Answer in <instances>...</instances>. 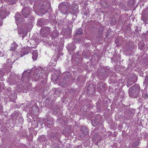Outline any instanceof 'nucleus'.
Wrapping results in <instances>:
<instances>
[{"label":"nucleus","instance_id":"obj_1","mask_svg":"<svg viewBox=\"0 0 148 148\" xmlns=\"http://www.w3.org/2000/svg\"><path fill=\"white\" fill-rule=\"evenodd\" d=\"M34 1V5H38L39 12L41 14H44L47 12L49 10H51V4L48 1L45 0L43 1H39V0H32Z\"/></svg>","mask_w":148,"mask_h":148},{"label":"nucleus","instance_id":"obj_2","mask_svg":"<svg viewBox=\"0 0 148 148\" xmlns=\"http://www.w3.org/2000/svg\"><path fill=\"white\" fill-rule=\"evenodd\" d=\"M140 91V88L139 84H135L129 88V95L131 97L136 98L139 96Z\"/></svg>","mask_w":148,"mask_h":148},{"label":"nucleus","instance_id":"obj_3","mask_svg":"<svg viewBox=\"0 0 148 148\" xmlns=\"http://www.w3.org/2000/svg\"><path fill=\"white\" fill-rule=\"evenodd\" d=\"M114 74V72L111 71L110 67L107 66L102 69V72L99 73V76L101 78L106 79L109 76H113Z\"/></svg>","mask_w":148,"mask_h":148},{"label":"nucleus","instance_id":"obj_4","mask_svg":"<svg viewBox=\"0 0 148 148\" xmlns=\"http://www.w3.org/2000/svg\"><path fill=\"white\" fill-rule=\"evenodd\" d=\"M70 5L69 3H61L58 6V9L62 13H67L69 12Z\"/></svg>","mask_w":148,"mask_h":148},{"label":"nucleus","instance_id":"obj_5","mask_svg":"<svg viewBox=\"0 0 148 148\" xmlns=\"http://www.w3.org/2000/svg\"><path fill=\"white\" fill-rule=\"evenodd\" d=\"M70 75L69 73H66L64 74V77L63 80L62 82H60L59 85L61 86H65L66 84H68L69 81V78Z\"/></svg>","mask_w":148,"mask_h":148},{"label":"nucleus","instance_id":"obj_6","mask_svg":"<svg viewBox=\"0 0 148 148\" xmlns=\"http://www.w3.org/2000/svg\"><path fill=\"white\" fill-rule=\"evenodd\" d=\"M32 9L29 7H25L22 11V14L25 18H27Z\"/></svg>","mask_w":148,"mask_h":148},{"label":"nucleus","instance_id":"obj_7","mask_svg":"<svg viewBox=\"0 0 148 148\" xmlns=\"http://www.w3.org/2000/svg\"><path fill=\"white\" fill-rule=\"evenodd\" d=\"M31 72L30 70H28L25 71L23 73L22 79H27L28 81H29L31 77Z\"/></svg>","mask_w":148,"mask_h":148},{"label":"nucleus","instance_id":"obj_8","mask_svg":"<svg viewBox=\"0 0 148 148\" xmlns=\"http://www.w3.org/2000/svg\"><path fill=\"white\" fill-rule=\"evenodd\" d=\"M44 75V74L42 73H35L32 77V80L37 81L43 78Z\"/></svg>","mask_w":148,"mask_h":148},{"label":"nucleus","instance_id":"obj_9","mask_svg":"<svg viewBox=\"0 0 148 148\" xmlns=\"http://www.w3.org/2000/svg\"><path fill=\"white\" fill-rule=\"evenodd\" d=\"M137 79V77L135 76H134L133 77L131 78H129L127 84V86L128 87H129L132 85L136 82Z\"/></svg>","mask_w":148,"mask_h":148},{"label":"nucleus","instance_id":"obj_10","mask_svg":"<svg viewBox=\"0 0 148 148\" xmlns=\"http://www.w3.org/2000/svg\"><path fill=\"white\" fill-rule=\"evenodd\" d=\"M44 29L45 31H46L47 32L46 33V32H44L41 31L40 32V33L42 36H45L47 34V33H49L51 32L52 30L51 29L50 27H44Z\"/></svg>","mask_w":148,"mask_h":148},{"label":"nucleus","instance_id":"obj_11","mask_svg":"<svg viewBox=\"0 0 148 148\" xmlns=\"http://www.w3.org/2000/svg\"><path fill=\"white\" fill-rule=\"evenodd\" d=\"M100 120L99 119L95 117L93 120L91 121V124L94 127H95L99 124Z\"/></svg>","mask_w":148,"mask_h":148},{"label":"nucleus","instance_id":"obj_12","mask_svg":"<svg viewBox=\"0 0 148 148\" xmlns=\"http://www.w3.org/2000/svg\"><path fill=\"white\" fill-rule=\"evenodd\" d=\"M71 29H70V30L69 29L68 31H66V30L64 29H63L61 32V34L63 35L64 36H68L71 33Z\"/></svg>","mask_w":148,"mask_h":148},{"label":"nucleus","instance_id":"obj_13","mask_svg":"<svg viewBox=\"0 0 148 148\" xmlns=\"http://www.w3.org/2000/svg\"><path fill=\"white\" fill-rule=\"evenodd\" d=\"M88 130L85 126H82L81 128V131L82 132L83 136L86 135L88 132Z\"/></svg>","mask_w":148,"mask_h":148},{"label":"nucleus","instance_id":"obj_14","mask_svg":"<svg viewBox=\"0 0 148 148\" xmlns=\"http://www.w3.org/2000/svg\"><path fill=\"white\" fill-rule=\"evenodd\" d=\"M6 13L4 10H2L0 11V19H2L5 18Z\"/></svg>","mask_w":148,"mask_h":148},{"label":"nucleus","instance_id":"obj_15","mask_svg":"<svg viewBox=\"0 0 148 148\" xmlns=\"http://www.w3.org/2000/svg\"><path fill=\"white\" fill-rule=\"evenodd\" d=\"M77 8V5H75V4H72L71 6L70 5L69 9L72 10H73V13L77 12L78 11Z\"/></svg>","mask_w":148,"mask_h":148},{"label":"nucleus","instance_id":"obj_16","mask_svg":"<svg viewBox=\"0 0 148 148\" xmlns=\"http://www.w3.org/2000/svg\"><path fill=\"white\" fill-rule=\"evenodd\" d=\"M59 34V33L57 30L53 31L51 35V38L55 39L58 36Z\"/></svg>","mask_w":148,"mask_h":148},{"label":"nucleus","instance_id":"obj_17","mask_svg":"<svg viewBox=\"0 0 148 148\" xmlns=\"http://www.w3.org/2000/svg\"><path fill=\"white\" fill-rule=\"evenodd\" d=\"M5 71V70L2 69H0V80L3 81L4 79L3 77V76L4 75Z\"/></svg>","mask_w":148,"mask_h":148},{"label":"nucleus","instance_id":"obj_18","mask_svg":"<svg viewBox=\"0 0 148 148\" xmlns=\"http://www.w3.org/2000/svg\"><path fill=\"white\" fill-rule=\"evenodd\" d=\"M97 86L98 90L99 91H100L102 89L105 87L104 84L103 83H100L97 84Z\"/></svg>","mask_w":148,"mask_h":148},{"label":"nucleus","instance_id":"obj_19","mask_svg":"<svg viewBox=\"0 0 148 148\" xmlns=\"http://www.w3.org/2000/svg\"><path fill=\"white\" fill-rule=\"evenodd\" d=\"M32 58L34 60H36L38 56L37 51L36 50L33 51L32 53Z\"/></svg>","mask_w":148,"mask_h":148},{"label":"nucleus","instance_id":"obj_20","mask_svg":"<svg viewBox=\"0 0 148 148\" xmlns=\"http://www.w3.org/2000/svg\"><path fill=\"white\" fill-rule=\"evenodd\" d=\"M70 132V130L69 127H67L63 131V133L64 134L65 136H66L68 134H69Z\"/></svg>","mask_w":148,"mask_h":148},{"label":"nucleus","instance_id":"obj_21","mask_svg":"<svg viewBox=\"0 0 148 148\" xmlns=\"http://www.w3.org/2000/svg\"><path fill=\"white\" fill-rule=\"evenodd\" d=\"M17 46V44H16L15 42H14L11 45L10 50L12 51H14L15 49H16Z\"/></svg>","mask_w":148,"mask_h":148},{"label":"nucleus","instance_id":"obj_22","mask_svg":"<svg viewBox=\"0 0 148 148\" xmlns=\"http://www.w3.org/2000/svg\"><path fill=\"white\" fill-rule=\"evenodd\" d=\"M16 21L17 23H19V21L20 19V16L19 14L18 13H17L16 14L15 16Z\"/></svg>","mask_w":148,"mask_h":148},{"label":"nucleus","instance_id":"obj_23","mask_svg":"<svg viewBox=\"0 0 148 148\" xmlns=\"http://www.w3.org/2000/svg\"><path fill=\"white\" fill-rule=\"evenodd\" d=\"M83 30L81 29H77L76 34L77 35H80L82 33Z\"/></svg>","mask_w":148,"mask_h":148},{"label":"nucleus","instance_id":"obj_24","mask_svg":"<svg viewBox=\"0 0 148 148\" xmlns=\"http://www.w3.org/2000/svg\"><path fill=\"white\" fill-rule=\"evenodd\" d=\"M143 84L144 85H148V75H146L145 76V81L143 82Z\"/></svg>","mask_w":148,"mask_h":148},{"label":"nucleus","instance_id":"obj_25","mask_svg":"<svg viewBox=\"0 0 148 148\" xmlns=\"http://www.w3.org/2000/svg\"><path fill=\"white\" fill-rule=\"evenodd\" d=\"M139 141L138 140L132 143V147H135L139 144Z\"/></svg>","mask_w":148,"mask_h":148},{"label":"nucleus","instance_id":"obj_26","mask_svg":"<svg viewBox=\"0 0 148 148\" xmlns=\"http://www.w3.org/2000/svg\"><path fill=\"white\" fill-rule=\"evenodd\" d=\"M98 136V133L97 132L95 133L93 135V137L92 138V139L93 140L95 141V140L97 138V136Z\"/></svg>","mask_w":148,"mask_h":148},{"label":"nucleus","instance_id":"obj_27","mask_svg":"<svg viewBox=\"0 0 148 148\" xmlns=\"http://www.w3.org/2000/svg\"><path fill=\"white\" fill-rule=\"evenodd\" d=\"M57 139V136L55 134H52L50 136V139L51 140L56 139Z\"/></svg>","mask_w":148,"mask_h":148},{"label":"nucleus","instance_id":"obj_28","mask_svg":"<svg viewBox=\"0 0 148 148\" xmlns=\"http://www.w3.org/2000/svg\"><path fill=\"white\" fill-rule=\"evenodd\" d=\"M37 24L41 26L42 24V19H38L37 21Z\"/></svg>","mask_w":148,"mask_h":148},{"label":"nucleus","instance_id":"obj_29","mask_svg":"<svg viewBox=\"0 0 148 148\" xmlns=\"http://www.w3.org/2000/svg\"><path fill=\"white\" fill-rule=\"evenodd\" d=\"M52 44H53V46H56L57 44H58V42L57 41V40H56L55 41L54 39H52Z\"/></svg>","mask_w":148,"mask_h":148},{"label":"nucleus","instance_id":"obj_30","mask_svg":"<svg viewBox=\"0 0 148 148\" xmlns=\"http://www.w3.org/2000/svg\"><path fill=\"white\" fill-rule=\"evenodd\" d=\"M99 31L101 32H103L104 30V28L103 27H100L99 28Z\"/></svg>","mask_w":148,"mask_h":148},{"label":"nucleus","instance_id":"obj_31","mask_svg":"<svg viewBox=\"0 0 148 148\" xmlns=\"http://www.w3.org/2000/svg\"><path fill=\"white\" fill-rule=\"evenodd\" d=\"M17 1V0H10V1L11 4H13L15 3Z\"/></svg>","mask_w":148,"mask_h":148},{"label":"nucleus","instance_id":"obj_32","mask_svg":"<svg viewBox=\"0 0 148 148\" xmlns=\"http://www.w3.org/2000/svg\"><path fill=\"white\" fill-rule=\"evenodd\" d=\"M129 3H132V4H131V6H134L135 3H134V0H130L129 1Z\"/></svg>","mask_w":148,"mask_h":148},{"label":"nucleus","instance_id":"obj_33","mask_svg":"<svg viewBox=\"0 0 148 148\" xmlns=\"http://www.w3.org/2000/svg\"><path fill=\"white\" fill-rule=\"evenodd\" d=\"M3 106L0 103V112H3Z\"/></svg>","mask_w":148,"mask_h":148},{"label":"nucleus","instance_id":"obj_34","mask_svg":"<svg viewBox=\"0 0 148 148\" xmlns=\"http://www.w3.org/2000/svg\"><path fill=\"white\" fill-rule=\"evenodd\" d=\"M144 94H143V96L144 97V98L145 99H147L148 97V94H145V96H144Z\"/></svg>","mask_w":148,"mask_h":148},{"label":"nucleus","instance_id":"obj_35","mask_svg":"<svg viewBox=\"0 0 148 148\" xmlns=\"http://www.w3.org/2000/svg\"><path fill=\"white\" fill-rule=\"evenodd\" d=\"M4 55L3 53L1 52L0 51V56H3Z\"/></svg>","mask_w":148,"mask_h":148},{"label":"nucleus","instance_id":"obj_36","mask_svg":"<svg viewBox=\"0 0 148 148\" xmlns=\"http://www.w3.org/2000/svg\"><path fill=\"white\" fill-rule=\"evenodd\" d=\"M145 61H143L144 62V63H146V62H148V59L147 58H145Z\"/></svg>","mask_w":148,"mask_h":148},{"label":"nucleus","instance_id":"obj_37","mask_svg":"<svg viewBox=\"0 0 148 148\" xmlns=\"http://www.w3.org/2000/svg\"><path fill=\"white\" fill-rule=\"evenodd\" d=\"M45 120H46L47 122H48L49 121V119L48 117H46V118L45 119Z\"/></svg>","mask_w":148,"mask_h":148},{"label":"nucleus","instance_id":"obj_38","mask_svg":"<svg viewBox=\"0 0 148 148\" xmlns=\"http://www.w3.org/2000/svg\"><path fill=\"white\" fill-rule=\"evenodd\" d=\"M122 19V17H120L119 18V20L120 21H121Z\"/></svg>","mask_w":148,"mask_h":148},{"label":"nucleus","instance_id":"obj_39","mask_svg":"<svg viewBox=\"0 0 148 148\" xmlns=\"http://www.w3.org/2000/svg\"><path fill=\"white\" fill-rule=\"evenodd\" d=\"M54 148H60L58 145H57V146H56Z\"/></svg>","mask_w":148,"mask_h":148},{"label":"nucleus","instance_id":"obj_40","mask_svg":"<svg viewBox=\"0 0 148 148\" xmlns=\"http://www.w3.org/2000/svg\"><path fill=\"white\" fill-rule=\"evenodd\" d=\"M44 79H43L41 82V83H43V82H44Z\"/></svg>","mask_w":148,"mask_h":148},{"label":"nucleus","instance_id":"obj_41","mask_svg":"<svg viewBox=\"0 0 148 148\" xmlns=\"http://www.w3.org/2000/svg\"><path fill=\"white\" fill-rule=\"evenodd\" d=\"M85 52V51H83L82 52L83 54H84V53Z\"/></svg>","mask_w":148,"mask_h":148},{"label":"nucleus","instance_id":"obj_42","mask_svg":"<svg viewBox=\"0 0 148 148\" xmlns=\"http://www.w3.org/2000/svg\"><path fill=\"white\" fill-rule=\"evenodd\" d=\"M10 67H11V68L12 66H11V65L10 64Z\"/></svg>","mask_w":148,"mask_h":148},{"label":"nucleus","instance_id":"obj_43","mask_svg":"<svg viewBox=\"0 0 148 148\" xmlns=\"http://www.w3.org/2000/svg\"><path fill=\"white\" fill-rule=\"evenodd\" d=\"M73 47H74V48H75V47L74 46H73Z\"/></svg>","mask_w":148,"mask_h":148},{"label":"nucleus","instance_id":"obj_44","mask_svg":"<svg viewBox=\"0 0 148 148\" xmlns=\"http://www.w3.org/2000/svg\"><path fill=\"white\" fill-rule=\"evenodd\" d=\"M88 92H89V89H88Z\"/></svg>","mask_w":148,"mask_h":148},{"label":"nucleus","instance_id":"obj_45","mask_svg":"<svg viewBox=\"0 0 148 148\" xmlns=\"http://www.w3.org/2000/svg\"><path fill=\"white\" fill-rule=\"evenodd\" d=\"M93 92V91H92V92L91 93H92Z\"/></svg>","mask_w":148,"mask_h":148},{"label":"nucleus","instance_id":"obj_46","mask_svg":"<svg viewBox=\"0 0 148 148\" xmlns=\"http://www.w3.org/2000/svg\"><path fill=\"white\" fill-rule=\"evenodd\" d=\"M147 120L148 121V118L147 119Z\"/></svg>","mask_w":148,"mask_h":148}]
</instances>
